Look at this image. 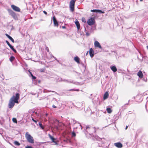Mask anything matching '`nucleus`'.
Segmentation results:
<instances>
[{
    "instance_id": "nucleus-2",
    "label": "nucleus",
    "mask_w": 148,
    "mask_h": 148,
    "mask_svg": "<svg viewBox=\"0 0 148 148\" xmlns=\"http://www.w3.org/2000/svg\"><path fill=\"white\" fill-rule=\"evenodd\" d=\"M84 130L90 135L95 132L96 131L95 128L94 127H93L90 125L86 126L84 129Z\"/></svg>"
},
{
    "instance_id": "nucleus-38",
    "label": "nucleus",
    "mask_w": 148,
    "mask_h": 148,
    "mask_svg": "<svg viewBox=\"0 0 148 148\" xmlns=\"http://www.w3.org/2000/svg\"><path fill=\"white\" fill-rule=\"evenodd\" d=\"M32 77V79H35L36 78V77L34 75H33Z\"/></svg>"
},
{
    "instance_id": "nucleus-53",
    "label": "nucleus",
    "mask_w": 148,
    "mask_h": 148,
    "mask_svg": "<svg viewBox=\"0 0 148 148\" xmlns=\"http://www.w3.org/2000/svg\"><path fill=\"white\" fill-rule=\"evenodd\" d=\"M41 72H44V71H43L42 70V71H41Z\"/></svg>"
},
{
    "instance_id": "nucleus-12",
    "label": "nucleus",
    "mask_w": 148,
    "mask_h": 148,
    "mask_svg": "<svg viewBox=\"0 0 148 148\" xmlns=\"http://www.w3.org/2000/svg\"><path fill=\"white\" fill-rule=\"evenodd\" d=\"M53 20L54 25L55 26H58V23L54 16L53 17Z\"/></svg>"
},
{
    "instance_id": "nucleus-51",
    "label": "nucleus",
    "mask_w": 148,
    "mask_h": 148,
    "mask_svg": "<svg viewBox=\"0 0 148 148\" xmlns=\"http://www.w3.org/2000/svg\"><path fill=\"white\" fill-rule=\"evenodd\" d=\"M56 121H58V123H59V121H58V120H56Z\"/></svg>"
},
{
    "instance_id": "nucleus-21",
    "label": "nucleus",
    "mask_w": 148,
    "mask_h": 148,
    "mask_svg": "<svg viewBox=\"0 0 148 148\" xmlns=\"http://www.w3.org/2000/svg\"><path fill=\"white\" fill-rule=\"evenodd\" d=\"M74 60L77 63L79 64L80 63L79 62V58L77 56H76L74 58Z\"/></svg>"
},
{
    "instance_id": "nucleus-27",
    "label": "nucleus",
    "mask_w": 148,
    "mask_h": 148,
    "mask_svg": "<svg viewBox=\"0 0 148 148\" xmlns=\"http://www.w3.org/2000/svg\"><path fill=\"white\" fill-rule=\"evenodd\" d=\"M55 92L54 91H51V90H46V89H44V90H43V92L44 93L47 92Z\"/></svg>"
},
{
    "instance_id": "nucleus-17",
    "label": "nucleus",
    "mask_w": 148,
    "mask_h": 148,
    "mask_svg": "<svg viewBox=\"0 0 148 148\" xmlns=\"http://www.w3.org/2000/svg\"><path fill=\"white\" fill-rule=\"evenodd\" d=\"M110 68L114 72H116L117 70V69L115 66H110Z\"/></svg>"
},
{
    "instance_id": "nucleus-46",
    "label": "nucleus",
    "mask_w": 148,
    "mask_h": 148,
    "mask_svg": "<svg viewBox=\"0 0 148 148\" xmlns=\"http://www.w3.org/2000/svg\"><path fill=\"white\" fill-rule=\"evenodd\" d=\"M116 52V51H111V52H112V53L114 52V53H115Z\"/></svg>"
},
{
    "instance_id": "nucleus-15",
    "label": "nucleus",
    "mask_w": 148,
    "mask_h": 148,
    "mask_svg": "<svg viewBox=\"0 0 148 148\" xmlns=\"http://www.w3.org/2000/svg\"><path fill=\"white\" fill-rule=\"evenodd\" d=\"M94 51L92 48L90 49L89 50V54L91 58H92L94 55Z\"/></svg>"
},
{
    "instance_id": "nucleus-36",
    "label": "nucleus",
    "mask_w": 148,
    "mask_h": 148,
    "mask_svg": "<svg viewBox=\"0 0 148 148\" xmlns=\"http://www.w3.org/2000/svg\"><path fill=\"white\" fill-rule=\"evenodd\" d=\"M25 148H33L32 147L30 146H27L25 147Z\"/></svg>"
},
{
    "instance_id": "nucleus-3",
    "label": "nucleus",
    "mask_w": 148,
    "mask_h": 148,
    "mask_svg": "<svg viewBox=\"0 0 148 148\" xmlns=\"http://www.w3.org/2000/svg\"><path fill=\"white\" fill-rule=\"evenodd\" d=\"M25 137L29 143H34L33 137L28 133V132L26 133Z\"/></svg>"
},
{
    "instance_id": "nucleus-49",
    "label": "nucleus",
    "mask_w": 148,
    "mask_h": 148,
    "mask_svg": "<svg viewBox=\"0 0 148 148\" xmlns=\"http://www.w3.org/2000/svg\"><path fill=\"white\" fill-rule=\"evenodd\" d=\"M48 115V114H47V113H46V114H45V116H47Z\"/></svg>"
},
{
    "instance_id": "nucleus-5",
    "label": "nucleus",
    "mask_w": 148,
    "mask_h": 148,
    "mask_svg": "<svg viewBox=\"0 0 148 148\" xmlns=\"http://www.w3.org/2000/svg\"><path fill=\"white\" fill-rule=\"evenodd\" d=\"M9 14L15 19H17L16 14L13 11L10 9H8V10Z\"/></svg>"
},
{
    "instance_id": "nucleus-6",
    "label": "nucleus",
    "mask_w": 148,
    "mask_h": 148,
    "mask_svg": "<svg viewBox=\"0 0 148 148\" xmlns=\"http://www.w3.org/2000/svg\"><path fill=\"white\" fill-rule=\"evenodd\" d=\"M95 23V20L94 18L92 17L89 19L87 21L88 24L89 25H93Z\"/></svg>"
},
{
    "instance_id": "nucleus-32",
    "label": "nucleus",
    "mask_w": 148,
    "mask_h": 148,
    "mask_svg": "<svg viewBox=\"0 0 148 148\" xmlns=\"http://www.w3.org/2000/svg\"><path fill=\"white\" fill-rule=\"evenodd\" d=\"M79 89H70V90H68L67 91H79Z\"/></svg>"
},
{
    "instance_id": "nucleus-20",
    "label": "nucleus",
    "mask_w": 148,
    "mask_h": 148,
    "mask_svg": "<svg viewBox=\"0 0 148 148\" xmlns=\"http://www.w3.org/2000/svg\"><path fill=\"white\" fill-rule=\"evenodd\" d=\"M6 36L9 39H10L13 43L14 42V40L13 39L10 35L8 34H5Z\"/></svg>"
},
{
    "instance_id": "nucleus-14",
    "label": "nucleus",
    "mask_w": 148,
    "mask_h": 148,
    "mask_svg": "<svg viewBox=\"0 0 148 148\" xmlns=\"http://www.w3.org/2000/svg\"><path fill=\"white\" fill-rule=\"evenodd\" d=\"M95 46L96 47H99V48L101 49L102 47L100 45V43L97 41H95L94 43Z\"/></svg>"
},
{
    "instance_id": "nucleus-37",
    "label": "nucleus",
    "mask_w": 148,
    "mask_h": 148,
    "mask_svg": "<svg viewBox=\"0 0 148 148\" xmlns=\"http://www.w3.org/2000/svg\"><path fill=\"white\" fill-rule=\"evenodd\" d=\"M86 35L87 36H88L90 35V34L88 32H86Z\"/></svg>"
},
{
    "instance_id": "nucleus-33",
    "label": "nucleus",
    "mask_w": 148,
    "mask_h": 148,
    "mask_svg": "<svg viewBox=\"0 0 148 148\" xmlns=\"http://www.w3.org/2000/svg\"><path fill=\"white\" fill-rule=\"evenodd\" d=\"M5 42H6V43L9 46L11 45V44L9 42L8 40H6Z\"/></svg>"
},
{
    "instance_id": "nucleus-35",
    "label": "nucleus",
    "mask_w": 148,
    "mask_h": 148,
    "mask_svg": "<svg viewBox=\"0 0 148 148\" xmlns=\"http://www.w3.org/2000/svg\"><path fill=\"white\" fill-rule=\"evenodd\" d=\"M32 120L35 123H37V121L35 120L34 118L33 117H32Z\"/></svg>"
},
{
    "instance_id": "nucleus-16",
    "label": "nucleus",
    "mask_w": 148,
    "mask_h": 148,
    "mask_svg": "<svg viewBox=\"0 0 148 148\" xmlns=\"http://www.w3.org/2000/svg\"><path fill=\"white\" fill-rule=\"evenodd\" d=\"M75 24L77 26V27L78 30H79L80 28V25L79 21L77 20L75 21Z\"/></svg>"
},
{
    "instance_id": "nucleus-52",
    "label": "nucleus",
    "mask_w": 148,
    "mask_h": 148,
    "mask_svg": "<svg viewBox=\"0 0 148 148\" xmlns=\"http://www.w3.org/2000/svg\"><path fill=\"white\" fill-rule=\"evenodd\" d=\"M85 30L86 31V28L85 27Z\"/></svg>"
},
{
    "instance_id": "nucleus-34",
    "label": "nucleus",
    "mask_w": 148,
    "mask_h": 148,
    "mask_svg": "<svg viewBox=\"0 0 148 148\" xmlns=\"http://www.w3.org/2000/svg\"><path fill=\"white\" fill-rule=\"evenodd\" d=\"M72 136H75L76 135L75 133L74 132H73L72 133Z\"/></svg>"
},
{
    "instance_id": "nucleus-24",
    "label": "nucleus",
    "mask_w": 148,
    "mask_h": 148,
    "mask_svg": "<svg viewBox=\"0 0 148 148\" xmlns=\"http://www.w3.org/2000/svg\"><path fill=\"white\" fill-rule=\"evenodd\" d=\"M15 59V57L13 56H12L10 57V60L11 62H12Z\"/></svg>"
},
{
    "instance_id": "nucleus-42",
    "label": "nucleus",
    "mask_w": 148,
    "mask_h": 148,
    "mask_svg": "<svg viewBox=\"0 0 148 148\" xmlns=\"http://www.w3.org/2000/svg\"><path fill=\"white\" fill-rule=\"evenodd\" d=\"M29 72L30 73V75H31V77H32L33 75L32 73L31 72H30L29 71Z\"/></svg>"
},
{
    "instance_id": "nucleus-19",
    "label": "nucleus",
    "mask_w": 148,
    "mask_h": 148,
    "mask_svg": "<svg viewBox=\"0 0 148 148\" xmlns=\"http://www.w3.org/2000/svg\"><path fill=\"white\" fill-rule=\"evenodd\" d=\"M109 94L108 92H106L103 95V98L104 100L107 99L108 97Z\"/></svg>"
},
{
    "instance_id": "nucleus-13",
    "label": "nucleus",
    "mask_w": 148,
    "mask_h": 148,
    "mask_svg": "<svg viewBox=\"0 0 148 148\" xmlns=\"http://www.w3.org/2000/svg\"><path fill=\"white\" fill-rule=\"evenodd\" d=\"M83 102L79 103V102H77L76 103V106L78 108H80L82 107L83 106Z\"/></svg>"
},
{
    "instance_id": "nucleus-41",
    "label": "nucleus",
    "mask_w": 148,
    "mask_h": 148,
    "mask_svg": "<svg viewBox=\"0 0 148 148\" xmlns=\"http://www.w3.org/2000/svg\"><path fill=\"white\" fill-rule=\"evenodd\" d=\"M52 107L54 108H56V107L55 106V105H53V106H52Z\"/></svg>"
},
{
    "instance_id": "nucleus-31",
    "label": "nucleus",
    "mask_w": 148,
    "mask_h": 148,
    "mask_svg": "<svg viewBox=\"0 0 148 148\" xmlns=\"http://www.w3.org/2000/svg\"><path fill=\"white\" fill-rule=\"evenodd\" d=\"M12 121L14 123H17V120H16V118H13L12 119Z\"/></svg>"
},
{
    "instance_id": "nucleus-28",
    "label": "nucleus",
    "mask_w": 148,
    "mask_h": 148,
    "mask_svg": "<svg viewBox=\"0 0 148 148\" xmlns=\"http://www.w3.org/2000/svg\"><path fill=\"white\" fill-rule=\"evenodd\" d=\"M38 124L40 127L42 129H43L44 128V127L43 126L42 124L40 122L38 123Z\"/></svg>"
},
{
    "instance_id": "nucleus-9",
    "label": "nucleus",
    "mask_w": 148,
    "mask_h": 148,
    "mask_svg": "<svg viewBox=\"0 0 148 148\" xmlns=\"http://www.w3.org/2000/svg\"><path fill=\"white\" fill-rule=\"evenodd\" d=\"M49 137L50 138L51 140H52L53 142L55 143V145H57L58 144V142L56 141L55 140L56 139L54 138L53 136H52L50 134H49Z\"/></svg>"
},
{
    "instance_id": "nucleus-48",
    "label": "nucleus",
    "mask_w": 148,
    "mask_h": 148,
    "mask_svg": "<svg viewBox=\"0 0 148 148\" xmlns=\"http://www.w3.org/2000/svg\"><path fill=\"white\" fill-rule=\"evenodd\" d=\"M128 127V126H126L125 127V130H126Z\"/></svg>"
},
{
    "instance_id": "nucleus-8",
    "label": "nucleus",
    "mask_w": 148,
    "mask_h": 148,
    "mask_svg": "<svg viewBox=\"0 0 148 148\" xmlns=\"http://www.w3.org/2000/svg\"><path fill=\"white\" fill-rule=\"evenodd\" d=\"M90 12H96L97 13H102L104 14L105 13V12L103 11H102V10H100L98 9H93L92 10H91Z\"/></svg>"
},
{
    "instance_id": "nucleus-23",
    "label": "nucleus",
    "mask_w": 148,
    "mask_h": 148,
    "mask_svg": "<svg viewBox=\"0 0 148 148\" xmlns=\"http://www.w3.org/2000/svg\"><path fill=\"white\" fill-rule=\"evenodd\" d=\"M128 103L125 104L124 106H123L122 107H121V109H122V110H125L126 108L125 106L126 105H128Z\"/></svg>"
},
{
    "instance_id": "nucleus-1",
    "label": "nucleus",
    "mask_w": 148,
    "mask_h": 148,
    "mask_svg": "<svg viewBox=\"0 0 148 148\" xmlns=\"http://www.w3.org/2000/svg\"><path fill=\"white\" fill-rule=\"evenodd\" d=\"M20 98V95L18 93L16 94L15 96L13 95L9 101L8 106L9 108H12L14 106L15 103H18V100Z\"/></svg>"
},
{
    "instance_id": "nucleus-50",
    "label": "nucleus",
    "mask_w": 148,
    "mask_h": 148,
    "mask_svg": "<svg viewBox=\"0 0 148 148\" xmlns=\"http://www.w3.org/2000/svg\"><path fill=\"white\" fill-rule=\"evenodd\" d=\"M80 126L81 127V129H82V126L80 124Z\"/></svg>"
},
{
    "instance_id": "nucleus-11",
    "label": "nucleus",
    "mask_w": 148,
    "mask_h": 148,
    "mask_svg": "<svg viewBox=\"0 0 148 148\" xmlns=\"http://www.w3.org/2000/svg\"><path fill=\"white\" fill-rule=\"evenodd\" d=\"M114 145L115 146L119 148H121L123 147L122 144L120 142L115 143Z\"/></svg>"
},
{
    "instance_id": "nucleus-44",
    "label": "nucleus",
    "mask_w": 148,
    "mask_h": 148,
    "mask_svg": "<svg viewBox=\"0 0 148 148\" xmlns=\"http://www.w3.org/2000/svg\"><path fill=\"white\" fill-rule=\"evenodd\" d=\"M44 120L45 121H47V120L46 118H45Z\"/></svg>"
},
{
    "instance_id": "nucleus-54",
    "label": "nucleus",
    "mask_w": 148,
    "mask_h": 148,
    "mask_svg": "<svg viewBox=\"0 0 148 148\" xmlns=\"http://www.w3.org/2000/svg\"><path fill=\"white\" fill-rule=\"evenodd\" d=\"M143 1V0H140V1Z\"/></svg>"
},
{
    "instance_id": "nucleus-40",
    "label": "nucleus",
    "mask_w": 148,
    "mask_h": 148,
    "mask_svg": "<svg viewBox=\"0 0 148 148\" xmlns=\"http://www.w3.org/2000/svg\"><path fill=\"white\" fill-rule=\"evenodd\" d=\"M43 12L46 15H47V13L45 11H43Z\"/></svg>"
},
{
    "instance_id": "nucleus-10",
    "label": "nucleus",
    "mask_w": 148,
    "mask_h": 148,
    "mask_svg": "<svg viewBox=\"0 0 148 148\" xmlns=\"http://www.w3.org/2000/svg\"><path fill=\"white\" fill-rule=\"evenodd\" d=\"M63 82H66L68 83H72L73 84H75L76 83V82H74V81L73 80H69L65 79H64V80H63Z\"/></svg>"
},
{
    "instance_id": "nucleus-25",
    "label": "nucleus",
    "mask_w": 148,
    "mask_h": 148,
    "mask_svg": "<svg viewBox=\"0 0 148 148\" xmlns=\"http://www.w3.org/2000/svg\"><path fill=\"white\" fill-rule=\"evenodd\" d=\"M107 111L109 113H110L112 112V110L110 108H107L106 109Z\"/></svg>"
},
{
    "instance_id": "nucleus-7",
    "label": "nucleus",
    "mask_w": 148,
    "mask_h": 148,
    "mask_svg": "<svg viewBox=\"0 0 148 148\" xmlns=\"http://www.w3.org/2000/svg\"><path fill=\"white\" fill-rule=\"evenodd\" d=\"M11 7L14 11H15L17 12H19L20 11V8L14 5H11Z\"/></svg>"
},
{
    "instance_id": "nucleus-39",
    "label": "nucleus",
    "mask_w": 148,
    "mask_h": 148,
    "mask_svg": "<svg viewBox=\"0 0 148 148\" xmlns=\"http://www.w3.org/2000/svg\"><path fill=\"white\" fill-rule=\"evenodd\" d=\"M52 57H53L58 62H59V61L56 58H55L53 56H52Z\"/></svg>"
},
{
    "instance_id": "nucleus-30",
    "label": "nucleus",
    "mask_w": 148,
    "mask_h": 148,
    "mask_svg": "<svg viewBox=\"0 0 148 148\" xmlns=\"http://www.w3.org/2000/svg\"><path fill=\"white\" fill-rule=\"evenodd\" d=\"M64 79H62L61 77H59L58 79V82H63V80H64Z\"/></svg>"
},
{
    "instance_id": "nucleus-47",
    "label": "nucleus",
    "mask_w": 148,
    "mask_h": 148,
    "mask_svg": "<svg viewBox=\"0 0 148 148\" xmlns=\"http://www.w3.org/2000/svg\"><path fill=\"white\" fill-rule=\"evenodd\" d=\"M65 27H65V26H63L62 27V28H65Z\"/></svg>"
},
{
    "instance_id": "nucleus-22",
    "label": "nucleus",
    "mask_w": 148,
    "mask_h": 148,
    "mask_svg": "<svg viewBox=\"0 0 148 148\" xmlns=\"http://www.w3.org/2000/svg\"><path fill=\"white\" fill-rule=\"evenodd\" d=\"M10 48L15 53H16L17 51L14 48V47L12 46L11 45L9 46Z\"/></svg>"
},
{
    "instance_id": "nucleus-18",
    "label": "nucleus",
    "mask_w": 148,
    "mask_h": 148,
    "mask_svg": "<svg viewBox=\"0 0 148 148\" xmlns=\"http://www.w3.org/2000/svg\"><path fill=\"white\" fill-rule=\"evenodd\" d=\"M137 75L140 78H142L143 76V73L141 71H139L137 73Z\"/></svg>"
},
{
    "instance_id": "nucleus-29",
    "label": "nucleus",
    "mask_w": 148,
    "mask_h": 148,
    "mask_svg": "<svg viewBox=\"0 0 148 148\" xmlns=\"http://www.w3.org/2000/svg\"><path fill=\"white\" fill-rule=\"evenodd\" d=\"M14 143L17 146H19L20 145V144L17 141H15L14 142Z\"/></svg>"
},
{
    "instance_id": "nucleus-26",
    "label": "nucleus",
    "mask_w": 148,
    "mask_h": 148,
    "mask_svg": "<svg viewBox=\"0 0 148 148\" xmlns=\"http://www.w3.org/2000/svg\"><path fill=\"white\" fill-rule=\"evenodd\" d=\"M81 64L83 70L84 71H85V70L86 69V66L83 63H82Z\"/></svg>"
},
{
    "instance_id": "nucleus-4",
    "label": "nucleus",
    "mask_w": 148,
    "mask_h": 148,
    "mask_svg": "<svg viewBox=\"0 0 148 148\" xmlns=\"http://www.w3.org/2000/svg\"><path fill=\"white\" fill-rule=\"evenodd\" d=\"M76 0H71L70 2L69 7L71 11L73 12L74 10V5Z\"/></svg>"
},
{
    "instance_id": "nucleus-45",
    "label": "nucleus",
    "mask_w": 148,
    "mask_h": 148,
    "mask_svg": "<svg viewBox=\"0 0 148 148\" xmlns=\"http://www.w3.org/2000/svg\"><path fill=\"white\" fill-rule=\"evenodd\" d=\"M88 53V51H87L86 53V55H87Z\"/></svg>"
},
{
    "instance_id": "nucleus-43",
    "label": "nucleus",
    "mask_w": 148,
    "mask_h": 148,
    "mask_svg": "<svg viewBox=\"0 0 148 148\" xmlns=\"http://www.w3.org/2000/svg\"><path fill=\"white\" fill-rule=\"evenodd\" d=\"M46 50L47 51L49 52V49L48 48V47H46Z\"/></svg>"
}]
</instances>
